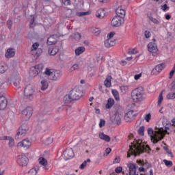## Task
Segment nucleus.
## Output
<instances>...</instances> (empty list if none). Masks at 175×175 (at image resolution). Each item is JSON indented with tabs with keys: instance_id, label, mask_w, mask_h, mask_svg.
Wrapping results in <instances>:
<instances>
[{
	"instance_id": "60",
	"label": "nucleus",
	"mask_w": 175,
	"mask_h": 175,
	"mask_svg": "<svg viewBox=\"0 0 175 175\" xmlns=\"http://www.w3.org/2000/svg\"><path fill=\"white\" fill-rule=\"evenodd\" d=\"M62 1L66 6L70 5V0H62Z\"/></svg>"
},
{
	"instance_id": "25",
	"label": "nucleus",
	"mask_w": 175,
	"mask_h": 175,
	"mask_svg": "<svg viewBox=\"0 0 175 175\" xmlns=\"http://www.w3.org/2000/svg\"><path fill=\"white\" fill-rule=\"evenodd\" d=\"M99 137L101 139V140H105V142H107V143L110 142L111 138L110 136L101 133L99 134Z\"/></svg>"
},
{
	"instance_id": "63",
	"label": "nucleus",
	"mask_w": 175,
	"mask_h": 175,
	"mask_svg": "<svg viewBox=\"0 0 175 175\" xmlns=\"http://www.w3.org/2000/svg\"><path fill=\"white\" fill-rule=\"evenodd\" d=\"M142 77V74L135 75L134 77L135 80H139Z\"/></svg>"
},
{
	"instance_id": "2",
	"label": "nucleus",
	"mask_w": 175,
	"mask_h": 175,
	"mask_svg": "<svg viewBox=\"0 0 175 175\" xmlns=\"http://www.w3.org/2000/svg\"><path fill=\"white\" fill-rule=\"evenodd\" d=\"M156 131H154L152 128L148 129V134L150 136L152 142L154 144H157L158 142L162 140L165 137V133L163 132V128L156 126Z\"/></svg>"
},
{
	"instance_id": "6",
	"label": "nucleus",
	"mask_w": 175,
	"mask_h": 175,
	"mask_svg": "<svg viewBox=\"0 0 175 175\" xmlns=\"http://www.w3.org/2000/svg\"><path fill=\"white\" fill-rule=\"evenodd\" d=\"M29 131V126L27 124H23L18 129L16 137V139H20V137H24L27 135V132Z\"/></svg>"
},
{
	"instance_id": "10",
	"label": "nucleus",
	"mask_w": 175,
	"mask_h": 175,
	"mask_svg": "<svg viewBox=\"0 0 175 175\" xmlns=\"http://www.w3.org/2000/svg\"><path fill=\"white\" fill-rule=\"evenodd\" d=\"M33 109L31 107H27L23 111H22L23 118H24L25 121H28L31 117H32V113Z\"/></svg>"
},
{
	"instance_id": "61",
	"label": "nucleus",
	"mask_w": 175,
	"mask_h": 175,
	"mask_svg": "<svg viewBox=\"0 0 175 175\" xmlns=\"http://www.w3.org/2000/svg\"><path fill=\"white\" fill-rule=\"evenodd\" d=\"M137 163L139 165V166H144L145 163L144 161L137 160Z\"/></svg>"
},
{
	"instance_id": "53",
	"label": "nucleus",
	"mask_w": 175,
	"mask_h": 175,
	"mask_svg": "<svg viewBox=\"0 0 175 175\" xmlns=\"http://www.w3.org/2000/svg\"><path fill=\"white\" fill-rule=\"evenodd\" d=\"M172 128V126H166L165 127V133H167V135H169L170 133V129Z\"/></svg>"
},
{
	"instance_id": "1",
	"label": "nucleus",
	"mask_w": 175,
	"mask_h": 175,
	"mask_svg": "<svg viewBox=\"0 0 175 175\" xmlns=\"http://www.w3.org/2000/svg\"><path fill=\"white\" fill-rule=\"evenodd\" d=\"M132 146H129L130 150L127 152V158H131V155L137 157L143 152H148L151 151V148L148 145L143 144L142 139H135V142L131 143Z\"/></svg>"
},
{
	"instance_id": "58",
	"label": "nucleus",
	"mask_w": 175,
	"mask_h": 175,
	"mask_svg": "<svg viewBox=\"0 0 175 175\" xmlns=\"http://www.w3.org/2000/svg\"><path fill=\"white\" fill-rule=\"evenodd\" d=\"M87 166V161H85L82 163V164L80 165V169L83 170Z\"/></svg>"
},
{
	"instance_id": "52",
	"label": "nucleus",
	"mask_w": 175,
	"mask_h": 175,
	"mask_svg": "<svg viewBox=\"0 0 175 175\" xmlns=\"http://www.w3.org/2000/svg\"><path fill=\"white\" fill-rule=\"evenodd\" d=\"M145 120L146 122H150V120H151V113H148L145 116Z\"/></svg>"
},
{
	"instance_id": "8",
	"label": "nucleus",
	"mask_w": 175,
	"mask_h": 175,
	"mask_svg": "<svg viewBox=\"0 0 175 175\" xmlns=\"http://www.w3.org/2000/svg\"><path fill=\"white\" fill-rule=\"evenodd\" d=\"M28 161H29L28 157L24 154H21L16 157V163H18L19 166H27V165H28Z\"/></svg>"
},
{
	"instance_id": "30",
	"label": "nucleus",
	"mask_w": 175,
	"mask_h": 175,
	"mask_svg": "<svg viewBox=\"0 0 175 175\" xmlns=\"http://www.w3.org/2000/svg\"><path fill=\"white\" fill-rule=\"evenodd\" d=\"M3 140H9L8 144L10 147H13L14 146V139L13 138L8 136H4Z\"/></svg>"
},
{
	"instance_id": "28",
	"label": "nucleus",
	"mask_w": 175,
	"mask_h": 175,
	"mask_svg": "<svg viewBox=\"0 0 175 175\" xmlns=\"http://www.w3.org/2000/svg\"><path fill=\"white\" fill-rule=\"evenodd\" d=\"M104 85L107 88L111 87V76H108L104 81Z\"/></svg>"
},
{
	"instance_id": "44",
	"label": "nucleus",
	"mask_w": 175,
	"mask_h": 175,
	"mask_svg": "<svg viewBox=\"0 0 175 175\" xmlns=\"http://www.w3.org/2000/svg\"><path fill=\"white\" fill-rule=\"evenodd\" d=\"M149 20H150V21H152V23L154 24H159V21L152 16H149Z\"/></svg>"
},
{
	"instance_id": "3",
	"label": "nucleus",
	"mask_w": 175,
	"mask_h": 175,
	"mask_svg": "<svg viewBox=\"0 0 175 175\" xmlns=\"http://www.w3.org/2000/svg\"><path fill=\"white\" fill-rule=\"evenodd\" d=\"M83 96V92L79 88H74L70 92V94H66L64 100L65 103H73L75 100H79Z\"/></svg>"
},
{
	"instance_id": "32",
	"label": "nucleus",
	"mask_w": 175,
	"mask_h": 175,
	"mask_svg": "<svg viewBox=\"0 0 175 175\" xmlns=\"http://www.w3.org/2000/svg\"><path fill=\"white\" fill-rule=\"evenodd\" d=\"M8 70V65L5 64H0V73H5Z\"/></svg>"
},
{
	"instance_id": "40",
	"label": "nucleus",
	"mask_w": 175,
	"mask_h": 175,
	"mask_svg": "<svg viewBox=\"0 0 175 175\" xmlns=\"http://www.w3.org/2000/svg\"><path fill=\"white\" fill-rule=\"evenodd\" d=\"M73 38L75 40H80V39H81V34L79 32H76L74 34Z\"/></svg>"
},
{
	"instance_id": "31",
	"label": "nucleus",
	"mask_w": 175,
	"mask_h": 175,
	"mask_svg": "<svg viewBox=\"0 0 175 175\" xmlns=\"http://www.w3.org/2000/svg\"><path fill=\"white\" fill-rule=\"evenodd\" d=\"M41 84H42V87H41L42 91H44L47 90V88H49V83L47 82V81L42 80L41 81Z\"/></svg>"
},
{
	"instance_id": "15",
	"label": "nucleus",
	"mask_w": 175,
	"mask_h": 175,
	"mask_svg": "<svg viewBox=\"0 0 175 175\" xmlns=\"http://www.w3.org/2000/svg\"><path fill=\"white\" fill-rule=\"evenodd\" d=\"M127 167H129V175H137L136 174V169H137V165L133 163H129L127 164Z\"/></svg>"
},
{
	"instance_id": "12",
	"label": "nucleus",
	"mask_w": 175,
	"mask_h": 175,
	"mask_svg": "<svg viewBox=\"0 0 175 175\" xmlns=\"http://www.w3.org/2000/svg\"><path fill=\"white\" fill-rule=\"evenodd\" d=\"M148 51L152 53V55H156L157 53H158V46L154 42H150L148 44Z\"/></svg>"
},
{
	"instance_id": "17",
	"label": "nucleus",
	"mask_w": 175,
	"mask_h": 175,
	"mask_svg": "<svg viewBox=\"0 0 175 175\" xmlns=\"http://www.w3.org/2000/svg\"><path fill=\"white\" fill-rule=\"evenodd\" d=\"M29 146H31V142L28 139H25L18 144V147H23V148H26V150L29 148Z\"/></svg>"
},
{
	"instance_id": "9",
	"label": "nucleus",
	"mask_w": 175,
	"mask_h": 175,
	"mask_svg": "<svg viewBox=\"0 0 175 175\" xmlns=\"http://www.w3.org/2000/svg\"><path fill=\"white\" fill-rule=\"evenodd\" d=\"M38 47H39V43L35 42L31 46V49L30 51V54H31V55H33L34 57H39V55H40V54L42 53V49H38Z\"/></svg>"
},
{
	"instance_id": "21",
	"label": "nucleus",
	"mask_w": 175,
	"mask_h": 175,
	"mask_svg": "<svg viewBox=\"0 0 175 175\" xmlns=\"http://www.w3.org/2000/svg\"><path fill=\"white\" fill-rule=\"evenodd\" d=\"M105 46L107 48L113 47V46H116V40L108 38L105 41Z\"/></svg>"
},
{
	"instance_id": "50",
	"label": "nucleus",
	"mask_w": 175,
	"mask_h": 175,
	"mask_svg": "<svg viewBox=\"0 0 175 175\" xmlns=\"http://www.w3.org/2000/svg\"><path fill=\"white\" fill-rule=\"evenodd\" d=\"M12 25H13V22H12V20H8L7 21L8 28H9L10 29H12Z\"/></svg>"
},
{
	"instance_id": "19",
	"label": "nucleus",
	"mask_w": 175,
	"mask_h": 175,
	"mask_svg": "<svg viewBox=\"0 0 175 175\" xmlns=\"http://www.w3.org/2000/svg\"><path fill=\"white\" fill-rule=\"evenodd\" d=\"M116 16L120 17V18L124 20L126 14L125 10L122 9V7H118L116 10Z\"/></svg>"
},
{
	"instance_id": "14",
	"label": "nucleus",
	"mask_w": 175,
	"mask_h": 175,
	"mask_svg": "<svg viewBox=\"0 0 175 175\" xmlns=\"http://www.w3.org/2000/svg\"><path fill=\"white\" fill-rule=\"evenodd\" d=\"M124 19L121 18L120 16H115L111 20V24L112 27H120L122 24Z\"/></svg>"
},
{
	"instance_id": "54",
	"label": "nucleus",
	"mask_w": 175,
	"mask_h": 175,
	"mask_svg": "<svg viewBox=\"0 0 175 175\" xmlns=\"http://www.w3.org/2000/svg\"><path fill=\"white\" fill-rule=\"evenodd\" d=\"M65 175H76V174L73 173L72 170H68L67 172H65Z\"/></svg>"
},
{
	"instance_id": "23",
	"label": "nucleus",
	"mask_w": 175,
	"mask_h": 175,
	"mask_svg": "<svg viewBox=\"0 0 175 175\" xmlns=\"http://www.w3.org/2000/svg\"><path fill=\"white\" fill-rule=\"evenodd\" d=\"M106 14V12L103 8L99 9L96 12V16L98 17V18H103Z\"/></svg>"
},
{
	"instance_id": "43",
	"label": "nucleus",
	"mask_w": 175,
	"mask_h": 175,
	"mask_svg": "<svg viewBox=\"0 0 175 175\" xmlns=\"http://www.w3.org/2000/svg\"><path fill=\"white\" fill-rule=\"evenodd\" d=\"M161 9L163 12H167V10L170 9V7L167 6V4H164L163 5H161Z\"/></svg>"
},
{
	"instance_id": "11",
	"label": "nucleus",
	"mask_w": 175,
	"mask_h": 175,
	"mask_svg": "<svg viewBox=\"0 0 175 175\" xmlns=\"http://www.w3.org/2000/svg\"><path fill=\"white\" fill-rule=\"evenodd\" d=\"M137 116V113H135L133 111H129L124 115V120L126 122H131V121H133L135 120V117Z\"/></svg>"
},
{
	"instance_id": "7",
	"label": "nucleus",
	"mask_w": 175,
	"mask_h": 175,
	"mask_svg": "<svg viewBox=\"0 0 175 175\" xmlns=\"http://www.w3.org/2000/svg\"><path fill=\"white\" fill-rule=\"evenodd\" d=\"M33 88L32 85H27L24 90L25 96L27 99H29V100H32L33 99Z\"/></svg>"
},
{
	"instance_id": "4",
	"label": "nucleus",
	"mask_w": 175,
	"mask_h": 175,
	"mask_svg": "<svg viewBox=\"0 0 175 175\" xmlns=\"http://www.w3.org/2000/svg\"><path fill=\"white\" fill-rule=\"evenodd\" d=\"M146 92L142 87L133 90L131 92V98L135 103L143 102L146 98Z\"/></svg>"
},
{
	"instance_id": "46",
	"label": "nucleus",
	"mask_w": 175,
	"mask_h": 175,
	"mask_svg": "<svg viewBox=\"0 0 175 175\" xmlns=\"http://www.w3.org/2000/svg\"><path fill=\"white\" fill-rule=\"evenodd\" d=\"M29 27H30V28H33V27H35V18H32L30 20Z\"/></svg>"
},
{
	"instance_id": "45",
	"label": "nucleus",
	"mask_w": 175,
	"mask_h": 175,
	"mask_svg": "<svg viewBox=\"0 0 175 175\" xmlns=\"http://www.w3.org/2000/svg\"><path fill=\"white\" fill-rule=\"evenodd\" d=\"M167 99H175V93H169L167 94Z\"/></svg>"
},
{
	"instance_id": "24",
	"label": "nucleus",
	"mask_w": 175,
	"mask_h": 175,
	"mask_svg": "<svg viewBox=\"0 0 175 175\" xmlns=\"http://www.w3.org/2000/svg\"><path fill=\"white\" fill-rule=\"evenodd\" d=\"M58 51H59V49L58 48V46H55L53 48H51L48 51L50 55H57Z\"/></svg>"
},
{
	"instance_id": "22",
	"label": "nucleus",
	"mask_w": 175,
	"mask_h": 175,
	"mask_svg": "<svg viewBox=\"0 0 175 175\" xmlns=\"http://www.w3.org/2000/svg\"><path fill=\"white\" fill-rule=\"evenodd\" d=\"M16 52L14 51V49H8L5 52V58H12L14 55H15Z\"/></svg>"
},
{
	"instance_id": "47",
	"label": "nucleus",
	"mask_w": 175,
	"mask_h": 175,
	"mask_svg": "<svg viewBox=\"0 0 175 175\" xmlns=\"http://www.w3.org/2000/svg\"><path fill=\"white\" fill-rule=\"evenodd\" d=\"M90 14V12H78L77 14V15L79 16V17H83V16H87Z\"/></svg>"
},
{
	"instance_id": "33",
	"label": "nucleus",
	"mask_w": 175,
	"mask_h": 175,
	"mask_svg": "<svg viewBox=\"0 0 175 175\" xmlns=\"http://www.w3.org/2000/svg\"><path fill=\"white\" fill-rule=\"evenodd\" d=\"M112 94L113 95L116 100H120V94L117 90H112Z\"/></svg>"
},
{
	"instance_id": "20",
	"label": "nucleus",
	"mask_w": 175,
	"mask_h": 175,
	"mask_svg": "<svg viewBox=\"0 0 175 175\" xmlns=\"http://www.w3.org/2000/svg\"><path fill=\"white\" fill-rule=\"evenodd\" d=\"M57 35H52L47 39V44L49 46H52V44H55L57 43Z\"/></svg>"
},
{
	"instance_id": "13",
	"label": "nucleus",
	"mask_w": 175,
	"mask_h": 175,
	"mask_svg": "<svg viewBox=\"0 0 175 175\" xmlns=\"http://www.w3.org/2000/svg\"><path fill=\"white\" fill-rule=\"evenodd\" d=\"M165 63L159 64L152 69V73H153V75H159V73H161V70L165 69Z\"/></svg>"
},
{
	"instance_id": "56",
	"label": "nucleus",
	"mask_w": 175,
	"mask_h": 175,
	"mask_svg": "<svg viewBox=\"0 0 175 175\" xmlns=\"http://www.w3.org/2000/svg\"><path fill=\"white\" fill-rule=\"evenodd\" d=\"M116 35V32L114 31H111L110 32L108 36H107V38L108 39H111V38H113V36Z\"/></svg>"
},
{
	"instance_id": "51",
	"label": "nucleus",
	"mask_w": 175,
	"mask_h": 175,
	"mask_svg": "<svg viewBox=\"0 0 175 175\" xmlns=\"http://www.w3.org/2000/svg\"><path fill=\"white\" fill-rule=\"evenodd\" d=\"M105 124H106V121L103 119H100V123H99V126L100 128H103V126H105Z\"/></svg>"
},
{
	"instance_id": "41",
	"label": "nucleus",
	"mask_w": 175,
	"mask_h": 175,
	"mask_svg": "<svg viewBox=\"0 0 175 175\" xmlns=\"http://www.w3.org/2000/svg\"><path fill=\"white\" fill-rule=\"evenodd\" d=\"M79 69V64H75L72 66L70 68V72H74V70H77Z\"/></svg>"
},
{
	"instance_id": "38",
	"label": "nucleus",
	"mask_w": 175,
	"mask_h": 175,
	"mask_svg": "<svg viewBox=\"0 0 175 175\" xmlns=\"http://www.w3.org/2000/svg\"><path fill=\"white\" fill-rule=\"evenodd\" d=\"M163 163L168 167H172V166H173V162L172 161H167L166 159H164Z\"/></svg>"
},
{
	"instance_id": "48",
	"label": "nucleus",
	"mask_w": 175,
	"mask_h": 175,
	"mask_svg": "<svg viewBox=\"0 0 175 175\" xmlns=\"http://www.w3.org/2000/svg\"><path fill=\"white\" fill-rule=\"evenodd\" d=\"M144 36L146 39H148L149 38L151 37V33L149 31L146 30L144 31Z\"/></svg>"
},
{
	"instance_id": "27",
	"label": "nucleus",
	"mask_w": 175,
	"mask_h": 175,
	"mask_svg": "<svg viewBox=\"0 0 175 175\" xmlns=\"http://www.w3.org/2000/svg\"><path fill=\"white\" fill-rule=\"evenodd\" d=\"M29 75L30 76H31V77H35L38 76V75H39V72H38L36 68L34 66H33L30 68Z\"/></svg>"
},
{
	"instance_id": "36",
	"label": "nucleus",
	"mask_w": 175,
	"mask_h": 175,
	"mask_svg": "<svg viewBox=\"0 0 175 175\" xmlns=\"http://www.w3.org/2000/svg\"><path fill=\"white\" fill-rule=\"evenodd\" d=\"M34 68H36L37 72H38V73H40V72H42V70H43V64H40L36 65Z\"/></svg>"
},
{
	"instance_id": "29",
	"label": "nucleus",
	"mask_w": 175,
	"mask_h": 175,
	"mask_svg": "<svg viewBox=\"0 0 175 175\" xmlns=\"http://www.w3.org/2000/svg\"><path fill=\"white\" fill-rule=\"evenodd\" d=\"M84 51H85V47L79 46L75 49V55H80L81 54H83V53H84Z\"/></svg>"
},
{
	"instance_id": "55",
	"label": "nucleus",
	"mask_w": 175,
	"mask_h": 175,
	"mask_svg": "<svg viewBox=\"0 0 175 175\" xmlns=\"http://www.w3.org/2000/svg\"><path fill=\"white\" fill-rule=\"evenodd\" d=\"M116 173H122V167L120 166L115 169Z\"/></svg>"
},
{
	"instance_id": "34",
	"label": "nucleus",
	"mask_w": 175,
	"mask_h": 175,
	"mask_svg": "<svg viewBox=\"0 0 175 175\" xmlns=\"http://www.w3.org/2000/svg\"><path fill=\"white\" fill-rule=\"evenodd\" d=\"M38 161L40 165H42V166H46L47 165V160L44 157H40Z\"/></svg>"
},
{
	"instance_id": "26",
	"label": "nucleus",
	"mask_w": 175,
	"mask_h": 175,
	"mask_svg": "<svg viewBox=\"0 0 175 175\" xmlns=\"http://www.w3.org/2000/svg\"><path fill=\"white\" fill-rule=\"evenodd\" d=\"M114 106V99L109 98L107 100V103L105 105L106 109H111Z\"/></svg>"
},
{
	"instance_id": "16",
	"label": "nucleus",
	"mask_w": 175,
	"mask_h": 175,
	"mask_svg": "<svg viewBox=\"0 0 175 175\" xmlns=\"http://www.w3.org/2000/svg\"><path fill=\"white\" fill-rule=\"evenodd\" d=\"M63 155L66 159H70V158H73V157H75V152H73V149L70 148H66L64 151Z\"/></svg>"
},
{
	"instance_id": "35",
	"label": "nucleus",
	"mask_w": 175,
	"mask_h": 175,
	"mask_svg": "<svg viewBox=\"0 0 175 175\" xmlns=\"http://www.w3.org/2000/svg\"><path fill=\"white\" fill-rule=\"evenodd\" d=\"M37 174L38 170H36L35 168H31L27 173L25 174L24 175H36Z\"/></svg>"
},
{
	"instance_id": "37",
	"label": "nucleus",
	"mask_w": 175,
	"mask_h": 175,
	"mask_svg": "<svg viewBox=\"0 0 175 175\" xmlns=\"http://www.w3.org/2000/svg\"><path fill=\"white\" fill-rule=\"evenodd\" d=\"M163 100V93L161 92L159 96L158 106H161Z\"/></svg>"
},
{
	"instance_id": "18",
	"label": "nucleus",
	"mask_w": 175,
	"mask_h": 175,
	"mask_svg": "<svg viewBox=\"0 0 175 175\" xmlns=\"http://www.w3.org/2000/svg\"><path fill=\"white\" fill-rule=\"evenodd\" d=\"M8 106V99L4 96H0V110H5Z\"/></svg>"
},
{
	"instance_id": "59",
	"label": "nucleus",
	"mask_w": 175,
	"mask_h": 175,
	"mask_svg": "<svg viewBox=\"0 0 175 175\" xmlns=\"http://www.w3.org/2000/svg\"><path fill=\"white\" fill-rule=\"evenodd\" d=\"M121 162V158L120 157H116L113 160V163H120Z\"/></svg>"
},
{
	"instance_id": "5",
	"label": "nucleus",
	"mask_w": 175,
	"mask_h": 175,
	"mask_svg": "<svg viewBox=\"0 0 175 175\" xmlns=\"http://www.w3.org/2000/svg\"><path fill=\"white\" fill-rule=\"evenodd\" d=\"M44 73L46 76H49L50 80H54L55 81H56V80H59L62 76L61 71L50 68H46Z\"/></svg>"
},
{
	"instance_id": "39",
	"label": "nucleus",
	"mask_w": 175,
	"mask_h": 175,
	"mask_svg": "<svg viewBox=\"0 0 175 175\" xmlns=\"http://www.w3.org/2000/svg\"><path fill=\"white\" fill-rule=\"evenodd\" d=\"M128 86L123 85L120 87V91L122 94H126V92H128Z\"/></svg>"
},
{
	"instance_id": "62",
	"label": "nucleus",
	"mask_w": 175,
	"mask_h": 175,
	"mask_svg": "<svg viewBox=\"0 0 175 175\" xmlns=\"http://www.w3.org/2000/svg\"><path fill=\"white\" fill-rule=\"evenodd\" d=\"M175 73V70H174L172 68V70H171V72H170V79H172L173 77V75H174Z\"/></svg>"
},
{
	"instance_id": "42",
	"label": "nucleus",
	"mask_w": 175,
	"mask_h": 175,
	"mask_svg": "<svg viewBox=\"0 0 175 175\" xmlns=\"http://www.w3.org/2000/svg\"><path fill=\"white\" fill-rule=\"evenodd\" d=\"M138 133L140 135V136H144V126H141L138 129Z\"/></svg>"
},
{
	"instance_id": "64",
	"label": "nucleus",
	"mask_w": 175,
	"mask_h": 175,
	"mask_svg": "<svg viewBox=\"0 0 175 175\" xmlns=\"http://www.w3.org/2000/svg\"><path fill=\"white\" fill-rule=\"evenodd\" d=\"M171 91H175V81L172 83Z\"/></svg>"
},
{
	"instance_id": "57",
	"label": "nucleus",
	"mask_w": 175,
	"mask_h": 175,
	"mask_svg": "<svg viewBox=\"0 0 175 175\" xmlns=\"http://www.w3.org/2000/svg\"><path fill=\"white\" fill-rule=\"evenodd\" d=\"M41 126L42 128V131H47L48 127H47V124H46L44 122H42L41 124Z\"/></svg>"
},
{
	"instance_id": "49",
	"label": "nucleus",
	"mask_w": 175,
	"mask_h": 175,
	"mask_svg": "<svg viewBox=\"0 0 175 175\" xmlns=\"http://www.w3.org/2000/svg\"><path fill=\"white\" fill-rule=\"evenodd\" d=\"M110 152H111V148H107L105 150V152L104 153V157H107V155H109V154H110Z\"/></svg>"
}]
</instances>
